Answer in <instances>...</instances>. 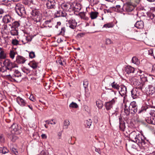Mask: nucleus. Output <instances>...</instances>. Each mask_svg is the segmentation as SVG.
<instances>
[{
  "label": "nucleus",
  "mask_w": 155,
  "mask_h": 155,
  "mask_svg": "<svg viewBox=\"0 0 155 155\" xmlns=\"http://www.w3.org/2000/svg\"><path fill=\"white\" fill-rule=\"evenodd\" d=\"M129 137L132 141L136 143L139 146L142 147L144 149L148 147V140H146L142 134L135 131H132L130 134Z\"/></svg>",
  "instance_id": "f257e3e1"
},
{
  "label": "nucleus",
  "mask_w": 155,
  "mask_h": 155,
  "mask_svg": "<svg viewBox=\"0 0 155 155\" xmlns=\"http://www.w3.org/2000/svg\"><path fill=\"white\" fill-rule=\"evenodd\" d=\"M31 17L36 23L40 22L42 20L43 16L41 12L37 9H33L30 12Z\"/></svg>",
  "instance_id": "f03ea898"
},
{
  "label": "nucleus",
  "mask_w": 155,
  "mask_h": 155,
  "mask_svg": "<svg viewBox=\"0 0 155 155\" xmlns=\"http://www.w3.org/2000/svg\"><path fill=\"white\" fill-rule=\"evenodd\" d=\"M135 85L137 86L136 88H134L131 91V96L134 99L137 98L139 96V89L141 90L143 85V83H141L139 84L138 82L136 81L135 83L134 84Z\"/></svg>",
  "instance_id": "7ed1b4c3"
},
{
  "label": "nucleus",
  "mask_w": 155,
  "mask_h": 155,
  "mask_svg": "<svg viewBox=\"0 0 155 155\" xmlns=\"http://www.w3.org/2000/svg\"><path fill=\"white\" fill-rule=\"evenodd\" d=\"M15 10L17 14L20 16L26 14L25 9L24 6L20 3H18L16 5Z\"/></svg>",
  "instance_id": "20e7f679"
},
{
  "label": "nucleus",
  "mask_w": 155,
  "mask_h": 155,
  "mask_svg": "<svg viewBox=\"0 0 155 155\" xmlns=\"http://www.w3.org/2000/svg\"><path fill=\"white\" fill-rule=\"evenodd\" d=\"M5 67V68L12 71V68L17 67L16 64L13 63L9 59H6L4 61L3 63Z\"/></svg>",
  "instance_id": "39448f33"
},
{
  "label": "nucleus",
  "mask_w": 155,
  "mask_h": 155,
  "mask_svg": "<svg viewBox=\"0 0 155 155\" xmlns=\"http://www.w3.org/2000/svg\"><path fill=\"white\" fill-rule=\"evenodd\" d=\"M11 129V133L12 134H18L21 132L20 127L16 124H14L12 125Z\"/></svg>",
  "instance_id": "423d86ee"
},
{
  "label": "nucleus",
  "mask_w": 155,
  "mask_h": 155,
  "mask_svg": "<svg viewBox=\"0 0 155 155\" xmlns=\"http://www.w3.org/2000/svg\"><path fill=\"white\" fill-rule=\"evenodd\" d=\"M7 76L8 78L18 82L19 80L18 78L21 77V74L20 72L16 70L15 71L14 74L12 75L9 74Z\"/></svg>",
  "instance_id": "0eeeda50"
},
{
  "label": "nucleus",
  "mask_w": 155,
  "mask_h": 155,
  "mask_svg": "<svg viewBox=\"0 0 155 155\" xmlns=\"http://www.w3.org/2000/svg\"><path fill=\"white\" fill-rule=\"evenodd\" d=\"M117 101V98L115 97L112 99L111 101L105 102L104 106L106 110H111L113 107V105Z\"/></svg>",
  "instance_id": "6e6552de"
},
{
  "label": "nucleus",
  "mask_w": 155,
  "mask_h": 155,
  "mask_svg": "<svg viewBox=\"0 0 155 155\" xmlns=\"http://www.w3.org/2000/svg\"><path fill=\"white\" fill-rule=\"evenodd\" d=\"M61 8L67 12H71L73 10V7L69 3H62L61 5Z\"/></svg>",
  "instance_id": "1a4fd4ad"
},
{
  "label": "nucleus",
  "mask_w": 155,
  "mask_h": 155,
  "mask_svg": "<svg viewBox=\"0 0 155 155\" xmlns=\"http://www.w3.org/2000/svg\"><path fill=\"white\" fill-rule=\"evenodd\" d=\"M66 25L67 26L71 28L74 29L77 26V23L74 18H72L71 19L68 20Z\"/></svg>",
  "instance_id": "9d476101"
},
{
  "label": "nucleus",
  "mask_w": 155,
  "mask_h": 155,
  "mask_svg": "<svg viewBox=\"0 0 155 155\" xmlns=\"http://www.w3.org/2000/svg\"><path fill=\"white\" fill-rule=\"evenodd\" d=\"M134 8V5L130 3H127L124 5V7L125 10L127 12L132 11Z\"/></svg>",
  "instance_id": "9b49d317"
},
{
  "label": "nucleus",
  "mask_w": 155,
  "mask_h": 155,
  "mask_svg": "<svg viewBox=\"0 0 155 155\" xmlns=\"http://www.w3.org/2000/svg\"><path fill=\"white\" fill-rule=\"evenodd\" d=\"M120 87L119 90H118L119 94L122 97L125 95L127 93L126 87L123 85H121Z\"/></svg>",
  "instance_id": "f8f14e48"
},
{
  "label": "nucleus",
  "mask_w": 155,
  "mask_h": 155,
  "mask_svg": "<svg viewBox=\"0 0 155 155\" xmlns=\"http://www.w3.org/2000/svg\"><path fill=\"white\" fill-rule=\"evenodd\" d=\"M2 21L5 23H9L13 21V18L9 15H6L3 17Z\"/></svg>",
  "instance_id": "ddd939ff"
},
{
  "label": "nucleus",
  "mask_w": 155,
  "mask_h": 155,
  "mask_svg": "<svg viewBox=\"0 0 155 155\" xmlns=\"http://www.w3.org/2000/svg\"><path fill=\"white\" fill-rule=\"evenodd\" d=\"M33 38V37L30 35H27V36H24L22 38L21 41L24 44L27 43L29 41H31Z\"/></svg>",
  "instance_id": "4468645a"
},
{
  "label": "nucleus",
  "mask_w": 155,
  "mask_h": 155,
  "mask_svg": "<svg viewBox=\"0 0 155 155\" xmlns=\"http://www.w3.org/2000/svg\"><path fill=\"white\" fill-rule=\"evenodd\" d=\"M16 101L18 104L21 107L25 106L27 105V103H26L25 101L19 97H17Z\"/></svg>",
  "instance_id": "2eb2a0df"
},
{
  "label": "nucleus",
  "mask_w": 155,
  "mask_h": 155,
  "mask_svg": "<svg viewBox=\"0 0 155 155\" xmlns=\"http://www.w3.org/2000/svg\"><path fill=\"white\" fill-rule=\"evenodd\" d=\"M25 61V58L22 56L18 55L16 57V61L18 63L23 64Z\"/></svg>",
  "instance_id": "dca6fc26"
},
{
  "label": "nucleus",
  "mask_w": 155,
  "mask_h": 155,
  "mask_svg": "<svg viewBox=\"0 0 155 155\" xmlns=\"http://www.w3.org/2000/svg\"><path fill=\"white\" fill-rule=\"evenodd\" d=\"M0 58L2 59H4L6 58V54L4 49L0 48Z\"/></svg>",
  "instance_id": "f3484780"
},
{
  "label": "nucleus",
  "mask_w": 155,
  "mask_h": 155,
  "mask_svg": "<svg viewBox=\"0 0 155 155\" xmlns=\"http://www.w3.org/2000/svg\"><path fill=\"white\" fill-rule=\"evenodd\" d=\"M135 26L138 28H143L144 27L143 22L142 21H138L135 24Z\"/></svg>",
  "instance_id": "a211bd4d"
},
{
  "label": "nucleus",
  "mask_w": 155,
  "mask_h": 155,
  "mask_svg": "<svg viewBox=\"0 0 155 155\" xmlns=\"http://www.w3.org/2000/svg\"><path fill=\"white\" fill-rule=\"evenodd\" d=\"M134 71V68L130 66H127L126 68L125 71L128 74H129L130 73H133Z\"/></svg>",
  "instance_id": "6ab92c4d"
},
{
  "label": "nucleus",
  "mask_w": 155,
  "mask_h": 155,
  "mask_svg": "<svg viewBox=\"0 0 155 155\" xmlns=\"http://www.w3.org/2000/svg\"><path fill=\"white\" fill-rule=\"evenodd\" d=\"M147 122L150 124L155 125V117H151L146 120Z\"/></svg>",
  "instance_id": "aec40b11"
},
{
  "label": "nucleus",
  "mask_w": 155,
  "mask_h": 155,
  "mask_svg": "<svg viewBox=\"0 0 155 155\" xmlns=\"http://www.w3.org/2000/svg\"><path fill=\"white\" fill-rule=\"evenodd\" d=\"M154 88L153 87H148L146 89V93L147 94L152 95L154 92Z\"/></svg>",
  "instance_id": "412c9836"
},
{
  "label": "nucleus",
  "mask_w": 155,
  "mask_h": 155,
  "mask_svg": "<svg viewBox=\"0 0 155 155\" xmlns=\"http://www.w3.org/2000/svg\"><path fill=\"white\" fill-rule=\"evenodd\" d=\"M140 76V78L141 81L143 83L147 81V75L146 74H140L139 75Z\"/></svg>",
  "instance_id": "4be33fe9"
},
{
  "label": "nucleus",
  "mask_w": 155,
  "mask_h": 155,
  "mask_svg": "<svg viewBox=\"0 0 155 155\" xmlns=\"http://www.w3.org/2000/svg\"><path fill=\"white\" fill-rule=\"evenodd\" d=\"M98 13L97 12H91L90 14V17L91 19L96 18L98 16Z\"/></svg>",
  "instance_id": "5701e85b"
},
{
  "label": "nucleus",
  "mask_w": 155,
  "mask_h": 155,
  "mask_svg": "<svg viewBox=\"0 0 155 155\" xmlns=\"http://www.w3.org/2000/svg\"><path fill=\"white\" fill-rule=\"evenodd\" d=\"M14 134L12 133L11 134H8V137L12 141L15 142L17 139L18 137L16 136Z\"/></svg>",
  "instance_id": "b1692460"
},
{
  "label": "nucleus",
  "mask_w": 155,
  "mask_h": 155,
  "mask_svg": "<svg viewBox=\"0 0 155 155\" xmlns=\"http://www.w3.org/2000/svg\"><path fill=\"white\" fill-rule=\"evenodd\" d=\"M53 20L52 19L46 21L45 22V24L48 25L49 27L51 28L53 24Z\"/></svg>",
  "instance_id": "393cba45"
},
{
  "label": "nucleus",
  "mask_w": 155,
  "mask_h": 155,
  "mask_svg": "<svg viewBox=\"0 0 155 155\" xmlns=\"http://www.w3.org/2000/svg\"><path fill=\"white\" fill-rule=\"evenodd\" d=\"M10 33L12 35H17L18 34V29L15 28H12Z\"/></svg>",
  "instance_id": "a878e982"
},
{
  "label": "nucleus",
  "mask_w": 155,
  "mask_h": 155,
  "mask_svg": "<svg viewBox=\"0 0 155 155\" xmlns=\"http://www.w3.org/2000/svg\"><path fill=\"white\" fill-rule=\"evenodd\" d=\"M29 64L33 69H36L38 66V64L34 61L31 62Z\"/></svg>",
  "instance_id": "bb28decb"
},
{
  "label": "nucleus",
  "mask_w": 155,
  "mask_h": 155,
  "mask_svg": "<svg viewBox=\"0 0 155 155\" xmlns=\"http://www.w3.org/2000/svg\"><path fill=\"white\" fill-rule=\"evenodd\" d=\"M119 128L120 130L122 131H124L125 128V124L122 121H120Z\"/></svg>",
  "instance_id": "cd10ccee"
},
{
  "label": "nucleus",
  "mask_w": 155,
  "mask_h": 155,
  "mask_svg": "<svg viewBox=\"0 0 155 155\" xmlns=\"http://www.w3.org/2000/svg\"><path fill=\"white\" fill-rule=\"evenodd\" d=\"M96 104L97 107L99 109H101L103 107V104L102 101L98 100L96 102Z\"/></svg>",
  "instance_id": "c85d7f7f"
},
{
  "label": "nucleus",
  "mask_w": 155,
  "mask_h": 155,
  "mask_svg": "<svg viewBox=\"0 0 155 155\" xmlns=\"http://www.w3.org/2000/svg\"><path fill=\"white\" fill-rule=\"evenodd\" d=\"M9 150L7 148L5 147H0V153L3 154H5L8 153Z\"/></svg>",
  "instance_id": "c756f323"
},
{
  "label": "nucleus",
  "mask_w": 155,
  "mask_h": 155,
  "mask_svg": "<svg viewBox=\"0 0 155 155\" xmlns=\"http://www.w3.org/2000/svg\"><path fill=\"white\" fill-rule=\"evenodd\" d=\"M130 108H133L137 110V106L136 102L135 101L131 102L129 106Z\"/></svg>",
  "instance_id": "7c9ffc66"
},
{
  "label": "nucleus",
  "mask_w": 155,
  "mask_h": 155,
  "mask_svg": "<svg viewBox=\"0 0 155 155\" xmlns=\"http://www.w3.org/2000/svg\"><path fill=\"white\" fill-rule=\"evenodd\" d=\"M130 107L125 106V107L124 109V112L127 115H129L130 113Z\"/></svg>",
  "instance_id": "2f4dec72"
},
{
  "label": "nucleus",
  "mask_w": 155,
  "mask_h": 155,
  "mask_svg": "<svg viewBox=\"0 0 155 155\" xmlns=\"http://www.w3.org/2000/svg\"><path fill=\"white\" fill-rule=\"evenodd\" d=\"M2 2H3V4L8 6H10L11 4H12L11 1L8 0H2Z\"/></svg>",
  "instance_id": "473e14b6"
},
{
  "label": "nucleus",
  "mask_w": 155,
  "mask_h": 155,
  "mask_svg": "<svg viewBox=\"0 0 155 155\" xmlns=\"http://www.w3.org/2000/svg\"><path fill=\"white\" fill-rule=\"evenodd\" d=\"M111 85L113 88L116 89L118 90H119L120 86H119L117 83H115V82H113L112 83Z\"/></svg>",
  "instance_id": "72a5a7b5"
},
{
  "label": "nucleus",
  "mask_w": 155,
  "mask_h": 155,
  "mask_svg": "<svg viewBox=\"0 0 155 155\" xmlns=\"http://www.w3.org/2000/svg\"><path fill=\"white\" fill-rule=\"evenodd\" d=\"M17 53L15 52L13 50H10L9 53L10 58L12 59L14 58L15 55Z\"/></svg>",
  "instance_id": "f704fd0d"
},
{
  "label": "nucleus",
  "mask_w": 155,
  "mask_h": 155,
  "mask_svg": "<svg viewBox=\"0 0 155 155\" xmlns=\"http://www.w3.org/2000/svg\"><path fill=\"white\" fill-rule=\"evenodd\" d=\"M132 62L134 64H138L140 61L136 57H134L132 59Z\"/></svg>",
  "instance_id": "c9c22d12"
},
{
  "label": "nucleus",
  "mask_w": 155,
  "mask_h": 155,
  "mask_svg": "<svg viewBox=\"0 0 155 155\" xmlns=\"http://www.w3.org/2000/svg\"><path fill=\"white\" fill-rule=\"evenodd\" d=\"M20 24L18 21H15L12 24V25L11 28H15L18 29V28Z\"/></svg>",
  "instance_id": "e433bc0d"
},
{
  "label": "nucleus",
  "mask_w": 155,
  "mask_h": 155,
  "mask_svg": "<svg viewBox=\"0 0 155 155\" xmlns=\"http://www.w3.org/2000/svg\"><path fill=\"white\" fill-rule=\"evenodd\" d=\"M69 107L71 108H77L78 107V106L76 103L73 102L70 104Z\"/></svg>",
  "instance_id": "4c0bfd02"
},
{
  "label": "nucleus",
  "mask_w": 155,
  "mask_h": 155,
  "mask_svg": "<svg viewBox=\"0 0 155 155\" xmlns=\"http://www.w3.org/2000/svg\"><path fill=\"white\" fill-rule=\"evenodd\" d=\"M114 25L112 23H109L104 25V27L106 28H110L113 27Z\"/></svg>",
  "instance_id": "58836bf2"
},
{
  "label": "nucleus",
  "mask_w": 155,
  "mask_h": 155,
  "mask_svg": "<svg viewBox=\"0 0 155 155\" xmlns=\"http://www.w3.org/2000/svg\"><path fill=\"white\" fill-rule=\"evenodd\" d=\"M7 30V25H3L2 26V30L1 31V33L2 34L5 33Z\"/></svg>",
  "instance_id": "ea45409f"
},
{
  "label": "nucleus",
  "mask_w": 155,
  "mask_h": 155,
  "mask_svg": "<svg viewBox=\"0 0 155 155\" xmlns=\"http://www.w3.org/2000/svg\"><path fill=\"white\" fill-rule=\"evenodd\" d=\"M79 15L81 18L86 19L85 13L84 12H81L79 13Z\"/></svg>",
  "instance_id": "a19ab883"
},
{
  "label": "nucleus",
  "mask_w": 155,
  "mask_h": 155,
  "mask_svg": "<svg viewBox=\"0 0 155 155\" xmlns=\"http://www.w3.org/2000/svg\"><path fill=\"white\" fill-rule=\"evenodd\" d=\"M113 43V42L112 41L111 39L109 38H106L105 41V44L107 45H108Z\"/></svg>",
  "instance_id": "79ce46f5"
},
{
  "label": "nucleus",
  "mask_w": 155,
  "mask_h": 155,
  "mask_svg": "<svg viewBox=\"0 0 155 155\" xmlns=\"http://www.w3.org/2000/svg\"><path fill=\"white\" fill-rule=\"evenodd\" d=\"M92 120L91 119H89L86 120V124L88 128L90 127V126L91 125Z\"/></svg>",
  "instance_id": "37998d69"
},
{
  "label": "nucleus",
  "mask_w": 155,
  "mask_h": 155,
  "mask_svg": "<svg viewBox=\"0 0 155 155\" xmlns=\"http://www.w3.org/2000/svg\"><path fill=\"white\" fill-rule=\"evenodd\" d=\"M46 122L48 124H56V122L54 120H46Z\"/></svg>",
  "instance_id": "c03bdc74"
},
{
  "label": "nucleus",
  "mask_w": 155,
  "mask_h": 155,
  "mask_svg": "<svg viewBox=\"0 0 155 155\" xmlns=\"http://www.w3.org/2000/svg\"><path fill=\"white\" fill-rule=\"evenodd\" d=\"M12 43L14 45H17L18 44V41L16 39H13L12 40Z\"/></svg>",
  "instance_id": "a18cd8bd"
},
{
  "label": "nucleus",
  "mask_w": 155,
  "mask_h": 155,
  "mask_svg": "<svg viewBox=\"0 0 155 155\" xmlns=\"http://www.w3.org/2000/svg\"><path fill=\"white\" fill-rule=\"evenodd\" d=\"M64 125L66 126V127L67 128L68 126L70 124V122L68 120H65L64 121Z\"/></svg>",
  "instance_id": "49530a36"
},
{
  "label": "nucleus",
  "mask_w": 155,
  "mask_h": 155,
  "mask_svg": "<svg viewBox=\"0 0 155 155\" xmlns=\"http://www.w3.org/2000/svg\"><path fill=\"white\" fill-rule=\"evenodd\" d=\"M12 152L13 153L15 154H18V151L16 150V149L14 148H12L11 149Z\"/></svg>",
  "instance_id": "de8ad7c7"
},
{
  "label": "nucleus",
  "mask_w": 155,
  "mask_h": 155,
  "mask_svg": "<svg viewBox=\"0 0 155 155\" xmlns=\"http://www.w3.org/2000/svg\"><path fill=\"white\" fill-rule=\"evenodd\" d=\"M29 57L31 58H34L35 56V53L34 52L32 51L30 52L29 54Z\"/></svg>",
  "instance_id": "09e8293b"
},
{
  "label": "nucleus",
  "mask_w": 155,
  "mask_h": 155,
  "mask_svg": "<svg viewBox=\"0 0 155 155\" xmlns=\"http://www.w3.org/2000/svg\"><path fill=\"white\" fill-rule=\"evenodd\" d=\"M130 113L132 114H134L136 113L137 111V110L133 108H130Z\"/></svg>",
  "instance_id": "8fccbe9b"
},
{
  "label": "nucleus",
  "mask_w": 155,
  "mask_h": 155,
  "mask_svg": "<svg viewBox=\"0 0 155 155\" xmlns=\"http://www.w3.org/2000/svg\"><path fill=\"white\" fill-rule=\"evenodd\" d=\"M0 141L2 143L5 142V139L2 134H0Z\"/></svg>",
  "instance_id": "3c124183"
},
{
  "label": "nucleus",
  "mask_w": 155,
  "mask_h": 155,
  "mask_svg": "<svg viewBox=\"0 0 155 155\" xmlns=\"http://www.w3.org/2000/svg\"><path fill=\"white\" fill-rule=\"evenodd\" d=\"M146 110V109L144 107H141L140 109L139 110V113H140L143 111H145Z\"/></svg>",
  "instance_id": "603ef678"
},
{
  "label": "nucleus",
  "mask_w": 155,
  "mask_h": 155,
  "mask_svg": "<svg viewBox=\"0 0 155 155\" xmlns=\"http://www.w3.org/2000/svg\"><path fill=\"white\" fill-rule=\"evenodd\" d=\"M88 82L86 81H84L83 83V86L85 88H86L88 86Z\"/></svg>",
  "instance_id": "864d4df0"
},
{
  "label": "nucleus",
  "mask_w": 155,
  "mask_h": 155,
  "mask_svg": "<svg viewBox=\"0 0 155 155\" xmlns=\"http://www.w3.org/2000/svg\"><path fill=\"white\" fill-rule=\"evenodd\" d=\"M65 30V29L64 27L62 28L61 29V31L60 32V34L61 35H63L64 34Z\"/></svg>",
  "instance_id": "5fc2aeb1"
},
{
  "label": "nucleus",
  "mask_w": 155,
  "mask_h": 155,
  "mask_svg": "<svg viewBox=\"0 0 155 155\" xmlns=\"http://www.w3.org/2000/svg\"><path fill=\"white\" fill-rule=\"evenodd\" d=\"M61 15L62 17H66V18H68V15L65 12H61Z\"/></svg>",
  "instance_id": "6e6d98bb"
},
{
  "label": "nucleus",
  "mask_w": 155,
  "mask_h": 155,
  "mask_svg": "<svg viewBox=\"0 0 155 155\" xmlns=\"http://www.w3.org/2000/svg\"><path fill=\"white\" fill-rule=\"evenodd\" d=\"M41 137L42 139H46L47 138V136L45 134H42L41 135Z\"/></svg>",
  "instance_id": "4d7b16f0"
},
{
  "label": "nucleus",
  "mask_w": 155,
  "mask_h": 155,
  "mask_svg": "<svg viewBox=\"0 0 155 155\" xmlns=\"http://www.w3.org/2000/svg\"><path fill=\"white\" fill-rule=\"evenodd\" d=\"M4 13V10L2 8H0V15H2Z\"/></svg>",
  "instance_id": "13d9d810"
},
{
  "label": "nucleus",
  "mask_w": 155,
  "mask_h": 155,
  "mask_svg": "<svg viewBox=\"0 0 155 155\" xmlns=\"http://www.w3.org/2000/svg\"><path fill=\"white\" fill-rule=\"evenodd\" d=\"M133 2L137 4L139 3L140 2V0H130Z\"/></svg>",
  "instance_id": "bf43d9fd"
},
{
  "label": "nucleus",
  "mask_w": 155,
  "mask_h": 155,
  "mask_svg": "<svg viewBox=\"0 0 155 155\" xmlns=\"http://www.w3.org/2000/svg\"><path fill=\"white\" fill-rule=\"evenodd\" d=\"M23 71L24 73H25L27 74H28L30 72V71L28 69H24V70H23Z\"/></svg>",
  "instance_id": "052dcab7"
},
{
  "label": "nucleus",
  "mask_w": 155,
  "mask_h": 155,
  "mask_svg": "<svg viewBox=\"0 0 155 155\" xmlns=\"http://www.w3.org/2000/svg\"><path fill=\"white\" fill-rule=\"evenodd\" d=\"M61 25V23L60 22H58L57 23V25L55 26V27L57 28H58V26H60Z\"/></svg>",
  "instance_id": "680f3d73"
},
{
  "label": "nucleus",
  "mask_w": 155,
  "mask_h": 155,
  "mask_svg": "<svg viewBox=\"0 0 155 155\" xmlns=\"http://www.w3.org/2000/svg\"><path fill=\"white\" fill-rule=\"evenodd\" d=\"M40 155H47L44 151H42L40 153Z\"/></svg>",
  "instance_id": "e2e57ef3"
},
{
  "label": "nucleus",
  "mask_w": 155,
  "mask_h": 155,
  "mask_svg": "<svg viewBox=\"0 0 155 155\" xmlns=\"http://www.w3.org/2000/svg\"><path fill=\"white\" fill-rule=\"evenodd\" d=\"M5 69H4V67H2L1 68H0V71L4 72L5 71Z\"/></svg>",
  "instance_id": "0e129e2a"
},
{
  "label": "nucleus",
  "mask_w": 155,
  "mask_h": 155,
  "mask_svg": "<svg viewBox=\"0 0 155 155\" xmlns=\"http://www.w3.org/2000/svg\"><path fill=\"white\" fill-rule=\"evenodd\" d=\"M74 8H75V9H77V10H76L77 11H78L80 10L81 9V7H80V6H79V7H78V8H77V5H76V6H75V7Z\"/></svg>",
  "instance_id": "69168bd1"
},
{
  "label": "nucleus",
  "mask_w": 155,
  "mask_h": 155,
  "mask_svg": "<svg viewBox=\"0 0 155 155\" xmlns=\"http://www.w3.org/2000/svg\"><path fill=\"white\" fill-rule=\"evenodd\" d=\"M29 99L33 101H34V100H35L34 98H33V96H31L30 97Z\"/></svg>",
  "instance_id": "338daca9"
},
{
  "label": "nucleus",
  "mask_w": 155,
  "mask_h": 155,
  "mask_svg": "<svg viewBox=\"0 0 155 155\" xmlns=\"http://www.w3.org/2000/svg\"><path fill=\"white\" fill-rule=\"evenodd\" d=\"M95 151L98 152L99 154H101V151L100 150L96 148L95 149Z\"/></svg>",
  "instance_id": "774afa93"
}]
</instances>
